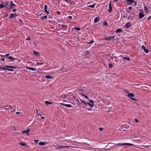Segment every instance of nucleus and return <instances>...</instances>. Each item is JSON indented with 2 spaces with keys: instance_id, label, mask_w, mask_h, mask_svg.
<instances>
[{
  "instance_id": "nucleus-18",
  "label": "nucleus",
  "mask_w": 151,
  "mask_h": 151,
  "mask_svg": "<svg viewBox=\"0 0 151 151\" xmlns=\"http://www.w3.org/2000/svg\"><path fill=\"white\" fill-rule=\"evenodd\" d=\"M99 20V18L98 17H96L94 20V22L95 23L98 22Z\"/></svg>"
},
{
  "instance_id": "nucleus-61",
  "label": "nucleus",
  "mask_w": 151,
  "mask_h": 151,
  "mask_svg": "<svg viewBox=\"0 0 151 151\" xmlns=\"http://www.w3.org/2000/svg\"><path fill=\"white\" fill-rule=\"evenodd\" d=\"M1 57L2 58H4V56L3 55H1Z\"/></svg>"
},
{
  "instance_id": "nucleus-4",
  "label": "nucleus",
  "mask_w": 151,
  "mask_h": 151,
  "mask_svg": "<svg viewBox=\"0 0 151 151\" xmlns=\"http://www.w3.org/2000/svg\"><path fill=\"white\" fill-rule=\"evenodd\" d=\"M127 96L129 97L131 100L134 101H136V100L134 98H131V97H133L134 96V94L132 93H131L128 94Z\"/></svg>"
},
{
  "instance_id": "nucleus-16",
  "label": "nucleus",
  "mask_w": 151,
  "mask_h": 151,
  "mask_svg": "<svg viewBox=\"0 0 151 151\" xmlns=\"http://www.w3.org/2000/svg\"><path fill=\"white\" fill-rule=\"evenodd\" d=\"M7 58L8 59H10L12 61H13L14 60H15V59L14 58L12 57L11 56H9V57H7Z\"/></svg>"
},
{
  "instance_id": "nucleus-47",
  "label": "nucleus",
  "mask_w": 151,
  "mask_h": 151,
  "mask_svg": "<svg viewBox=\"0 0 151 151\" xmlns=\"http://www.w3.org/2000/svg\"><path fill=\"white\" fill-rule=\"evenodd\" d=\"M9 54H6V55H4V56L6 57H7V56H9Z\"/></svg>"
},
{
  "instance_id": "nucleus-54",
  "label": "nucleus",
  "mask_w": 151,
  "mask_h": 151,
  "mask_svg": "<svg viewBox=\"0 0 151 151\" xmlns=\"http://www.w3.org/2000/svg\"><path fill=\"white\" fill-rule=\"evenodd\" d=\"M45 12H46L47 14H49V12L47 11Z\"/></svg>"
},
{
  "instance_id": "nucleus-33",
  "label": "nucleus",
  "mask_w": 151,
  "mask_h": 151,
  "mask_svg": "<svg viewBox=\"0 0 151 151\" xmlns=\"http://www.w3.org/2000/svg\"><path fill=\"white\" fill-rule=\"evenodd\" d=\"M74 29L78 31H79L80 30V29L79 28L76 27H75Z\"/></svg>"
},
{
  "instance_id": "nucleus-20",
  "label": "nucleus",
  "mask_w": 151,
  "mask_h": 151,
  "mask_svg": "<svg viewBox=\"0 0 151 151\" xmlns=\"http://www.w3.org/2000/svg\"><path fill=\"white\" fill-rule=\"evenodd\" d=\"M63 148H75L73 146H63Z\"/></svg>"
},
{
  "instance_id": "nucleus-55",
  "label": "nucleus",
  "mask_w": 151,
  "mask_h": 151,
  "mask_svg": "<svg viewBox=\"0 0 151 151\" xmlns=\"http://www.w3.org/2000/svg\"><path fill=\"white\" fill-rule=\"evenodd\" d=\"M16 113L17 114H20V113H19V112H17Z\"/></svg>"
},
{
  "instance_id": "nucleus-10",
  "label": "nucleus",
  "mask_w": 151,
  "mask_h": 151,
  "mask_svg": "<svg viewBox=\"0 0 151 151\" xmlns=\"http://www.w3.org/2000/svg\"><path fill=\"white\" fill-rule=\"evenodd\" d=\"M109 9L108 10V11L109 12H111L112 11V8L111 7V2H110V3L109 4Z\"/></svg>"
},
{
  "instance_id": "nucleus-32",
  "label": "nucleus",
  "mask_w": 151,
  "mask_h": 151,
  "mask_svg": "<svg viewBox=\"0 0 151 151\" xmlns=\"http://www.w3.org/2000/svg\"><path fill=\"white\" fill-rule=\"evenodd\" d=\"M103 25L105 26H106L108 25L107 23L106 22H105L103 23Z\"/></svg>"
},
{
  "instance_id": "nucleus-37",
  "label": "nucleus",
  "mask_w": 151,
  "mask_h": 151,
  "mask_svg": "<svg viewBox=\"0 0 151 151\" xmlns=\"http://www.w3.org/2000/svg\"><path fill=\"white\" fill-rule=\"evenodd\" d=\"M61 26L63 28H66L67 27V25H63V24L61 25Z\"/></svg>"
},
{
  "instance_id": "nucleus-34",
  "label": "nucleus",
  "mask_w": 151,
  "mask_h": 151,
  "mask_svg": "<svg viewBox=\"0 0 151 151\" xmlns=\"http://www.w3.org/2000/svg\"><path fill=\"white\" fill-rule=\"evenodd\" d=\"M63 148V146H59V147H56V148L57 149H59L60 148Z\"/></svg>"
},
{
  "instance_id": "nucleus-56",
  "label": "nucleus",
  "mask_w": 151,
  "mask_h": 151,
  "mask_svg": "<svg viewBox=\"0 0 151 151\" xmlns=\"http://www.w3.org/2000/svg\"><path fill=\"white\" fill-rule=\"evenodd\" d=\"M76 101H77L78 103H79V101L78 100H77L76 99Z\"/></svg>"
},
{
  "instance_id": "nucleus-27",
  "label": "nucleus",
  "mask_w": 151,
  "mask_h": 151,
  "mask_svg": "<svg viewBox=\"0 0 151 151\" xmlns=\"http://www.w3.org/2000/svg\"><path fill=\"white\" fill-rule=\"evenodd\" d=\"M47 6L46 5H45L44 6V10L45 12L47 11Z\"/></svg>"
},
{
  "instance_id": "nucleus-45",
  "label": "nucleus",
  "mask_w": 151,
  "mask_h": 151,
  "mask_svg": "<svg viewBox=\"0 0 151 151\" xmlns=\"http://www.w3.org/2000/svg\"><path fill=\"white\" fill-rule=\"evenodd\" d=\"M26 39L27 40H30V38L29 37H28Z\"/></svg>"
},
{
  "instance_id": "nucleus-1",
  "label": "nucleus",
  "mask_w": 151,
  "mask_h": 151,
  "mask_svg": "<svg viewBox=\"0 0 151 151\" xmlns=\"http://www.w3.org/2000/svg\"><path fill=\"white\" fill-rule=\"evenodd\" d=\"M5 68L4 67H1V69L4 70H7L8 71H14V70L13 69H9L6 68H17L15 66H4Z\"/></svg>"
},
{
  "instance_id": "nucleus-58",
  "label": "nucleus",
  "mask_w": 151,
  "mask_h": 151,
  "mask_svg": "<svg viewBox=\"0 0 151 151\" xmlns=\"http://www.w3.org/2000/svg\"><path fill=\"white\" fill-rule=\"evenodd\" d=\"M1 60H3V61H4V60H4V58H1Z\"/></svg>"
},
{
  "instance_id": "nucleus-62",
  "label": "nucleus",
  "mask_w": 151,
  "mask_h": 151,
  "mask_svg": "<svg viewBox=\"0 0 151 151\" xmlns=\"http://www.w3.org/2000/svg\"><path fill=\"white\" fill-rule=\"evenodd\" d=\"M114 146H115V145H111V146H110V147H114Z\"/></svg>"
},
{
  "instance_id": "nucleus-59",
  "label": "nucleus",
  "mask_w": 151,
  "mask_h": 151,
  "mask_svg": "<svg viewBox=\"0 0 151 151\" xmlns=\"http://www.w3.org/2000/svg\"><path fill=\"white\" fill-rule=\"evenodd\" d=\"M88 110L89 111H91L92 110V109H91L89 108V109H88Z\"/></svg>"
},
{
  "instance_id": "nucleus-5",
  "label": "nucleus",
  "mask_w": 151,
  "mask_h": 151,
  "mask_svg": "<svg viewBox=\"0 0 151 151\" xmlns=\"http://www.w3.org/2000/svg\"><path fill=\"white\" fill-rule=\"evenodd\" d=\"M105 40L109 41L111 40V42H114V36H110L108 38H106Z\"/></svg>"
},
{
  "instance_id": "nucleus-39",
  "label": "nucleus",
  "mask_w": 151,
  "mask_h": 151,
  "mask_svg": "<svg viewBox=\"0 0 151 151\" xmlns=\"http://www.w3.org/2000/svg\"><path fill=\"white\" fill-rule=\"evenodd\" d=\"M109 68H111L113 66V65L111 64H109Z\"/></svg>"
},
{
  "instance_id": "nucleus-57",
  "label": "nucleus",
  "mask_w": 151,
  "mask_h": 151,
  "mask_svg": "<svg viewBox=\"0 0 151 151\" xmlns=\"http://www.w3.org/2000/svg\"><path fill=\"white\" fill-rule=\"evenodd\" d=\"M129 9L130 10L132 9V7H129Z\"/></svg>"
},
{
  "instance_id": "nucleus-25",
  "label": "nucleus",
  "mask_w": 151,
  "mask_h": 151,
  "mask_svg": "<svg viewBox=\"0 0 151 151\" xmlns=\"http://www.w3.org/2000/svg\"><path fill=\"white\" fill-rule=\"evenodd\" d=\"M123 58L124 59L126 60H130V58H126V57H123Z\"/></svg>"
},
{
  "instance_id": "nucleus-52",
  "label": "nucleus",
  "mask_w": 151,
  "mask_h": 151,
  "mask_svg": "<svg viewBox=\"0 0 151 151\" xmlns=\"http://www.w3.org/2000/svg\"><path fill=\"white\" fill-rule=\"evenodd\" d=\"M26 130H27V132H28L30 131V129H28Z\"/></svg>"
},
{
  "instance_id": "nucleus-29",
  "label": "nucleus",
  "mask_w": 151,
  "mask_h": 151,
  "mask_svg": "<svg viewBox=\"0 0 151 151\" xmlns=\"http://www.w3.org/2000/svg\"><path fill=\"white\" fill-rule=\"evenodd\" d=\"M45 77L47 78L48 79L52 78V77L51 76H45Z\"/></svg>"
},
{
  "instance_id": "nucleus-38",
  "label": "nucleus",
  "mask_w": 151,
  "mask_h": 151,
  "mask_svg": "<svg viewBox=\"0 0 151 151\" xmlns=\"http://www.w3.org/2000/svg\"><path fill=\"white\" fill-rule=\"evenodd\" d=\"M82 96H83V97H84L86 99H88V97L87 96H86L85 95H83H83H82Z\"/></svg>"
},
{
  "instance_id": "nucleus-31",
  "label": "nucleus",
  "mask_w": 151,
  "mask_h": 151,
  "mask_svg": "<svg viewBox=\"0 0 151 151\" xmlns=\"http://www.w3.org/2000/svg\"><path fill=\"white\" fill-rule=\"evenodd\" d=\"M5 7V5L0 4V8H3Z\"/></svg>"
},
{
  "instance_id": "nucleus-35",
  "label": "nucleus",
  "mask_w": 151,
  "mask_h": 151,
  "mask_svg": "<svg viewBox=\"0 0 151 151\" xmlns=\"http://www.w3.org/2000/svg\"><path fill=\"white\" fill-rule=\"evenodd\" d=\"M89 101L90 102L91 104H93V105L94 101H93L89 100Z\"/></svg>"
},
{
  "instance_id": "nucleus-23",
  "label": "nucleus",
  "mask_w": 151,
  "mask_h": 151,
  "mask_svg": "<svg viewBox=\"0 0 151 151\" xmlns=\"http://www.w3.org/2000/svg\"><path fill=\"white\" fill-rule=\"evenodd\" d=\"M45 104L47 105H48L49 104H52V102H49V101H45Z\"/></svg>"
},
{
  "instance_id": "nucleus-28",
  "label": "nucleus",
  "mask_w": 151,
  "mask_h": 151,
  "mask_svg": "<svg viewBox=\"0 0 151 151\" xmlns=\"http://www.w3.org/2000/svg\"><path fill=\"white\" fill-rule=\"evenodd\" d=\"M37 65H42L43 64V63H40L39 62H37L36 63Z\"/></svg>"
},
{
  "instance_id": "nucleus-14",
  "label": "nucleus",
  "mask_w": 151,
  "mask_h": 151,
  "mask_svg": "<svg viewBox=\"0 0 151 151\" xmlns=\"http://www.w3.org/2000/svg\"><path fill=\"white\" fill-rule=\"evenodd\" d=\"M16 16V13H15L14 14L12 13L11 14L10 16L9 17V18L10 19Z\"/></svg>"
},
{
  "instance_id": "nucleus-30",
  "label": "nucleus",
  "mask_w": 151,
  "mask_h": 151,
  "mask_svg": "<svg viewBox=\"0 0 151 151\" xmlns=\"http://www.w3.org/2000/svg\"><path fill=\"white\" fill-rule=\"evenodd\" d=\"M81 102L85 105H87V104H88L87 102H86L85 101H84L82 100H81Z\"/></svg>"
},
{
  "instance_id": "nucleus-60",
  "label": "nucleus",
  "mask_w": 151,
  "mask_h": 151,
  "mask_svg": "<svg viewBox=\"0 0 151 151\" xmlns=\"http://www.w3.org/2000/svg\"><path fill=\"white\" fill-rule=\"evenodd\" d=\"M41 118H42V119H45V117H42H42H41Z\"/></svg>"
},
{
  "instance_id": "nucleus-64",
  "label": "nucleus",
  "mask_w": 151,
  "mask_h": 151,
  "mask_svg": "<svg viewBox=\"0 0 151 151\" xmlns=\"http://www.w3.org/2000/svg\"><path fill=\"white\" fill-rule=\"evenodd\" d=\"M26 134H27L28 136H29V134L28 132H27V133Z\"/></svg>"
},
{
  "instance_id": "nucleus-44",
  "label": "nucleus",
  "mask_w": 151,
  "mask_h": 151,
  "mask_svg": "<svg viewBox=\"0 0 151 151\" xmlns=\"http://www.w3.org/2000/svg\"><path fill=\"white\" fill-rule=\"evenodd\" d=\"M93 41L92 40H91V42H90L89 43H88V44H91L93 43Z\"/></svg>"
},
{
  "instance_id": "nucleus-15",
  "label": "nucleus",
  "mask_w": 151,
  "mask_h": 151,
  "mask_svg": "<svg viewBox=\"0 0 151 151\" xmlns=\"http://www.w3.org/2000/svg\"><path fill=\"white\" fill-rule=\"evenodd\" d=\"M144 16V14L142 13H139V17L140 18H143Z\"/></svg>"
},
{
  "instance_id": "nucleus-40",
  "label": "nucleus",
  "mask_w": 151,
  "mask_h": 151,
  "mask_svg": "<svg viewBox=\"0 0 151 151\" xmlns=\"http://www.w3.org/2000/svg\"><path fill=\"white\" fill-rule=\"evenodd\" d=\"M103 129L101 127H99V130L100 131H101L103 130Z\"/></svg>"
},
{
  "instance_id": "nucleus-49",
  "label": "nucleus",
  "mask_w": 151,
  "mask_h": 151,
  "mask_svg": "<svg viewBox=\"0 0 151 151\" xmlns=\"http://www.w3.org/2000/svg\"><path fill=\"white\" fill-rule=\"evenodd\" d=\"M57 14H60V12L59 11H57Z\"/></svg>"
},
{
  "instance_id": "nucleus-26",
  "label": "nucleus",
  "mask_w": 151,
  "mask_h": 151,
  "mask_svg": "<svg viewBox=\"0 0 151 151\" xmlns=\"http://www.w3.org/2000/svg\"><path fill=\"white\" fill-rule=\"evenodd\" d=\"M144 10L146 12H148V9L147 8L146 6H144Z\"/></svg>"
},
{
  "instance_id": "nucleus-2",
  "label": "nucleus",
  "mask_w": 151,
  "mask_h": 151,
  "mask_svg": "<svg viewBox=\"0 0 151 151\" xmlns=\"http://www.w3.org/2000/svg\"><path fill=\"white\" fill-rule=\"evenodd\" d=\"M134 145L132 144H130L129 143H119L118 144H117L115 145V146H120V145H122V146H133Z\"/></svg>"
},
{
  "instance_id": "nucleus-50",
  "label": "nucleus",
  "mask_w": 151,
  "mask_h": 151,
  "mask_svg": "<svg viewBox=\"0 0 151 151\" xmlns=\"http://www.w3.org/2000/svg\"><path fill=\"white\" fill-rule=\"evenodd\" d=\"M130 18V16H129L127 17V19L129 20Z\"/></svg>"
},
{
  "instance_id": "nucleus-22",
  "label": "nucleus",
  "mask_w": 151,
  "mask_h": 151,
  "mask_svg": "<svg viewBox=\"0 0 151 151\" xmlns=\"http://www.w3.org/2000/svg\"><path fill=\"white\" fill-rule=\"evenodd\" d=\"M122 31V29H119L116 30V33L120 32Z\"/></svg>"
},
{
  "instance_id": "nucleus-46",
  "label": "nucleus",
  "mask_w": 151,
  "mask_h": 151,
  "mask_svg": "<svg viewBox=\"0 0 151 151\" xmlns=\"http://www.w3.org/2000/svg\"><path fill=\"white\" fill-rule=\"evenodd\" d=\"M42 17V18H44L46 19H47V16H45L44 17Z\"/></svg>"
},
{
  "instance_id": "nucleus-41",
  "label": "nucleus",
  "mask_w": 151,
  "mask_h": 151,
  "mask_svg": "<svg viewBox=\"0 0 151 151\" xmlns=\"http://www.w3.org/2000/svg\"><path fill=\"white\" fill-rule=\"evenodd\" d=\"M39 141L38 140H34V141L36 143H37Z\"/></svg>"
},
{
  "instance_id": "nucleus-48",
  "label": "nucleus",
  "mask_w": 151,
  "mask_h": 151,
  "mask_svg": "<svg viewBox=\"0 0 151 151\" xmlns=\"http://www.w3.org/2000/svg\"><path fill=\"white\" fill-rule=\"evenodd\" d=\"M150 18H151V17L150 16H149L147 18V20H149L150 19Z\"/></svg>"
},
{
  "instance_id": "nucleus-21",
  "label": "nucleus",
  "mask_w": 151,
  "mask_h": 151,
  "mask_svg": "<svg viewBox=\"0 0 151 151\" xmlns=\"http://www.w3.org/2000/svg\"><path fill=\"white\" fill-rule=\"evenodd\" d=\"M19 144L22 146H26V144L24 142H19Z\"/></svg>"
},
{
  "instance_id": "nucleus-53",
  "label": "nucleus",
  "mask_w": 151,
  "mask_h": 151,
  "mask_svg": "<svg viewBox=\"0 0 151 151\" xmlns=\"http://www.w3.org/2000/svg\"><path fill=\"white\" fill-rule=\"evenodd\" d=\"M16 11V10L15 9H14L13 10V12H15Z\"/></svg>"
},
{
  "instance_id": "nucleus-6",
  "label": "nucleus",
  "mask_w": 151,
  "mask_h": 151,
  "mask_svg": "<svg viewBox=\"0 0 151 151\" xmlns=\"http://www.w3.org/2000/svg\"><path fill=\"white\" fill-rule=\"evenodd\" d=\"M60 104L62 106H65L68 108H71L72 107V105L69 104H65L63 103H60Z\"/></svg>"
},
{
  "instance_id": "nucleus-63",
  "label": "nucleus",
  "mask_w": 151,
  "mask_h": 151,
  "mask_svg": "<svg viewBox=\"0 0 151 151\" xmlns=\"http://www.w3.org/2000/svg\"><path fill=\"white\" fill-rule=\"evenodd\" d=\"M65 97H66V96H65V95H63V97H64V98H65Z\"/></svg>"
},
{
  "instance_id": "nucleus-13",
  "label": "nucleus",
  "mask_w": 151,
  "mask_h": 151,
  "mask_svg": "<svg viewBox=\"0 0 151 151\" xmlns=\"http://www.w3.org/2000/svg\"><path fill=\"white\" fill-rule=\"evenodd\" d=\"M47 143L46 142H40L39 143V145L41 146L45 145Z\"/></svg>"
},
{
  "instance_id": "nucleus-3",
  "label": "nucleus",
  "mask_w": 151,
  "mask_h": 151,
  "mask_svg": "<svg viewBox=\"0 0 151 151\" xmlns=\"http://www.w3.org/2000/svg\"><path fill=\"white\" fill-rule=\"evenodd\" d=\"M101 101L104 104H108L109 102V99L106 97H104L101 99Z\"/></svg>"
},
{
  "instance_id": "nucleus-19",
  "label": "nucleus",
  "mask_w": 151,
  "mask_h": 151,
  "mask_svg": "<svg viewBox=\"0 0 151 151\" xmlns=\"http://www.w3.org/2000/svg\"><path fill=\"white\" fill-rule=\"evenodd\" d=\"M95 4H94L92 5H89L88 6V7H91L92 8H94L95 7Z\"/></svg>"
},
{
  "instance_id": "nucleus-43",
  "label": "nucleus",
  "mask_w": 151,
  "mask_h": 151,
  "mask_svg": "<svg viewBox=\"0 0 151 151\" xmlns=\"http://www.w3.org/2000/svg\"><path fill=\"white\" fill-rule=\"evenodd\" d=\"M135 122H137L138 123H139V121H138L136 119H135Z\"/></svg>"
},
{
  "instance_id": "nucleus-36",
  "label": "nucleus",
  "mask_w": 151,
  "mask_h": 151,
  "mask_svg": "<svg viewBox=\"0 0 151 151\" xmlns=\"http://www.w3.org/2000/svg\"><path fill=\"white\" fill-rule=\"evenodd\" d=\"M22 132L23 134H24L25 133H27L26 130H24Z\"/></svg>"
},
{
  "instance_id": "nucleus-51",
  "label": "nucleus",
  "mask_w": 151,
  "mask_h": 151,
  "mask_svg": "<svg viewBox=\"0 0 151 151\" xmlns=\"http://www.w3.org/2000/svg\"><path fill=\"white\" fill-rule=\"evenodd\" d=\"M68 17L70 19H71L72 18V17L71 16H70Z\"/></svg>"
},
{
  "instance_id": "nucleus-8",
  "label": "nucleus",
  "mask_w": 151,
  "mask_h": 151,
  "mask_svg": "<svg viewBox=\"0 0 151 151\" xmlns=\"http://www.w3.org/2000/svg\"><path fill=\"white\" fill-rule=\"evenodd\" d=\"M16 5L13 3L12 1H11L10 3V5L9 6L10 8L12 9V8L14 7Z\"/></svg>"
},
{
  "instance_id": "nucleus-42",
  "label": "nucleus",
  "mask_w": 151,
  "mask_h": 151,
  "mask_svg": "<svg viewBox=\"0 0 151 151\" xmlns=\"http://www.w3.org/2000/svg\"><path fill=\"white\" fill-rule=\"evenodd\" d=\"M5 106L6 107H8L9 108H12V107L11 106H8V105H6Z\"/></svg>"
},
{
  "instance_id": "nucleus-17",
  "label": "nucleus",
  "mask_w": 151,
  "mask_h": 151,
  "mask_svg": "<svg viewBox=\"0 0 151 151\" xmlns=\"http://www.w3.org/2000/svg\"><path fill=\"white\" fill-rule=\"evenodd\" d=\"M33 52H34V53L35 54V55H36L38 56H39V53L38 52H36L35 51H34Z\"/></svg>"
},
{
  "instance_id": "nucleus-11",
  "label": "nucleus",
  "mask_w": 151,
  "mask_h": 151,
  "mask_svg": "<svg viewBox=\"0 0 151 151\" xmlns=\"http://www.w3.org/2000/svg\"><path fill=\"white\" fill-rule=\"evenodd\" d=\"M26 68L27 69H29V70H32V71H35V70H36V69L35 68H32L30 67H26Z\"/></svg>"
},
{
  "instance_id": "nucleus-9",
  "label": "nucleus",
  "mask_w": 151,
  "mask_h": 151,
  "mask_svg": "<svg viewBox=\"0 0 151 151\" xmlns=\"http://www.w3.org/2000/svg\"><path fill=\"white\" fill-rule=\"evenodd\" d=\"M142 48L144 50V51L145 53H147L149 52L148 50L146 48V47H145V46L144 45H142Z\"/></svg>"
},
{
  "instance_id": "nucleus-12",
  "label": "nucleus",
  "mask_w": 151,
  "mask_h": 151,
  "mask_svg": "<svg viewBox=\"0 0 151 151\" xmlns=\"http://www.w3.org/2000/svg\"><path fill=\"white\" fill-rule=\"evenodd\" d=\"M125 26L126 28H128L131 26V24L130 22H128L126 23Z\"/></svg>"
},
{
  "instance_id": "nucleus-7",
  "label": "nucleus",
  "mask_w": 151,
  "mask_h": 151,
  "mask_svg": "<svg viewBox=\"0 0 151 151\" xmlns=\"http://www.w3.org/2000/svg\"><path fill=\"white\" fill-rule=\"evenodd\" d=\"M126 1L128 2H129V3H127V4H131L132 3H134V5H135L136 4V3L135 2V1L133 0H126Z\"/></svg>"
},
{
  "instance_id": "nucleus-24",
  "label": "nucleus",
  "mask_w": 151,
  "mask_h": 151,
  "mask_svg": "<svg viewBox=\"0 0 151 151\" xmlns=\"http://www.w3.org/2000/svg\"><path fill=\"white\" fill-rule=\"evenodd\" d=\"M88 104H87V105H88L90 106L91 107H93V104H90L89 102H87Z\"/></svg>"
}]
</instances>
